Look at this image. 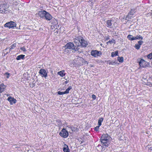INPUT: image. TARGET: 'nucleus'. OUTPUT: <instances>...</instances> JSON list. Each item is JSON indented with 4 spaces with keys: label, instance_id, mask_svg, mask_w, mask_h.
I'll use <instances>...</instances> for the list:
<instances>
[{
    "label": "nucleus",
    "instance_id": "nucleus-1",
    "mask_svg": "<svg viewBox=\"0 0 152 152\" xmlns=\"http://www.w3.org/2000/svg\"><path fill=\"white\" fill-rule=\"evenodd\" d=\"M74 42L75 43L76 46L78 47L80 46L83 47H86L88 45L87 42L84 40L83 37L80 36L75 38Z\"/></svg>",
    "mask_w": 152,
    "mask_h": 152
},
{
    "label": "nucleus",
    "instance_id": "nucleus-2",
    "mask_svg": "<svg viewBox=\"0 0 152 152\" xmlns=\"http://www.w3.org/2000/svg\"><path fill=\"white\" fill-rule=\"evenodd\" d=\"M110 137L107 134H104L102 135L100 139L102 147L104 148L108 147L110 144L109 140Z\"/></svg>",
    "mask_w": 152,
    "mask_h": 152
},
{
    "label": "nucleus",
    "instance_id": "nucleus-3",
    "mask_svg": "<svg viewBox=\"0 0 152 152\" xmlns=\"http://www.w3.org/2000/svg\"><path fill=\"white\" fill-rule=\"evenodd\" d=\"M75 45L72 43L69 42L67 43L65 47L66 48L71 49L75 51H77L79 50V48Z\"/></svg>",
    "mask_w": 152,
    "mask_h": 152
},
{
    "label": "nucleus",
    "instance_id": "nucleus-4",
    "mask_svg": "<svg viewBox=\"0 0 152 152\" xmlns=\"http://www.w3.org/2000/svg\"><path fill=\"white\" fill-rule=\"evenodd\" d=\"M9 6L7 4H0V13H7V8Z\"/></svg>",
    "mask_w": 152,
    "mask_h": 152
},
{
    "label": "nucleus",
    "instance_id": "nucleus-5",
    "mask_svg": "<svg viewBox=\"0 0 152 152\" xmlns=\"http://www.w3.org/2000/svg\"><path fill=\"white\" fill-rule=\"evenodd\" d=\"M16 26V24L14 21H11L6 23L4 25V27L8 28L9 29H14Z\"/></svg>",
    "mask_w": 152,
    "mask_h": 152
},
{
    "label": "nucleus",
    "instance_id": "nucleus-6",
    "mask_svg": "<svg viewBox=\"0 0 152 152\" xmlns=\"http://www.w3.org/2000/svg\"><path fill=\"white\" fill-rule=\"evenodd\" d=\"M59 135L64 138H66L68 136L69 134L67 131L64 128L59 132Z\"/></svg>",
    "mask_w": 152,
    "mask_h": 152
},
{
    "label": "nucleus",
    "instance_id": "nucleus-7",
    "mask_svg": "<svg viewBox=\"0 0 152 152\" xmlns=\"http://www.w3.org/2000/svg\"><path fill=\"white\" fill-rule=\"evenodd\" d=\"M101 54V51L97 50H92L91 52V55L95 57L99 56Z\"/></svg>",
    "mask_w": 152,
    "mask_h": 152
},
{
    "label": "nucleus",
    "instance_id": "nucleus-8",
    "mask_svg": "<svg viewBox=\"0 0 152 152\" xmlns=\"http://www.w3.org/2000/svg\"><path fill=\"white\" fill-rule=\"evenodd\" d=\"M39 73L41 75L42 77L46 78L47 76L48 72L44 69H40L39 71Z\"/></svg>",
    "mask_w": 152,
    "mask_h": 152
},
{
    "label": "nucleus",
    "instance_id": "nucleus-9",
    "mask_svg": "<svg viewBox=\"0 0 152 152\" xmlns=\"http://www.w3.org/2000/svg\"><path fill=\"white\" fill-rule=\"evenodd\" d=\"M140 67L141 68L145 67L146 66V61L142 59H141L139 62Z\"/></svg>",
    "mask_w": 152,
    "mask_h": 152
},
{
    "label": "nucleus",
    "instance_id": "nucleus-10",
    "mask_svg": "<svg viewBox=\"0 0 152 152\" xmlns=\"http://www.w3.org/2000/svg\"><path fill=\"white\" fill-rule=\"evenodd\" d=\"M136 12L135 9L131 10L130 12L129 13L128 15L127 16V18L129 19H131L133 17V15Z\"/></svg>",
    "mask_w": 152,
    "mask_h": 152
},
{
    "label": "nucleus",
    "instance_id": "nucleus-11",
    "mask_svg": "<svg viewBox=\"0 0 152 152\" xmlns=\"http://www.w3.org/2000/svg\"><path fill=\"white\" fill-rule=\"evenodd\" d=\"M46 11L42 10L40 11H39L38 13V15L41 17L42 18H45V16Z\"/></svg>",
    "mask_w": 152,
    "mask_h": 152
},
{
    "label": "nucleus",
    "instance_id": "nucleus-12",
    "mask_svg": "<svg viewBox=\"0 0 152 152\" xmlns=\"http://www.w3.org/2000/svg\"><path fill=\"white\" fill-rule=\"evenodd\" d=\"M7 100L10 102V104H15L16 102V100L15 99L11 96H10L8 98Z\"/></svg>",
    "mask_w": 152,
    "mask_h": 152
},
{
    "label": "nucleus",
    "instance_id": "nucleus-13",
    "mask_svg": "<svg viewBox=\"0 0 152 152\" xmlns=\"http://www.w3.org/2000/svg\"><path fill=\"white\" fill-rule=\"evenodd\" d=\"M45 18L46 20H50L52 19V17L48 12H46V13L45 14Z\"/></svg>",
    "mask_w": 152,
    "mask_h": 152
},
{
    "label": "nucleus",
    "instance_id": "nucleus-14",
    "mask_svg": "<svg viewBox=\"0 0 152 152\" xmlns=\"http://www.w3.org/2000/svg\"><path fill=\"white\" fill-rule=\"evenodd\" d=\"M113 21L112 20H107L106 22L107 24V26L109 28H112V22Z\"/></svg>",
    "mask_w": 152,
    "mask_h": 152
},
{
    "label": "nucleus",
    "instance_id": "nucleus-15",
    "mask_svg": "<svg viewBox=\"0 0 152 152\" xmlns=\"http://www.w3.org/2000/svg\"><path fill=\"white\" fill-rule=\"evenodd\" d=\"M63 151L64 152H69V150L68 146L66 144H64L63 148Z\"/></svg>",
    "mask_w": 152,
    "mask_h": 152
},
{
    "label": "nucleus",
    "instance_id": "nucleus-16",
    "mask_svg": "<svg viewBox=\"0 0 152 152\" xmlns=\"http://www.w3.org/2000/svg\"><path fill=\"white\" fill-rule=\"evenodd\" d=\"M16 44H14L12 45L10 47L6 48L5 49V50H7L8 48H9L10 50L9 52V53L11 50L14 49L16 47Z\"/></svg>",
    "mask_w": 152,
    "mask_h": 152
},
{
    "label": "nucleus",
    "instance_id": "nucleus-17",
    "mask_svg": "<svg viewBox=\"0 0 152 152\" xmlns=\"http://www.w3.org/2000/svg\"><path fill=\"white\" fill-rule=\"evenodd\" d=\"M5 88V87L4 85V84L0 85V93L3 92Z\"/></svg>",
    "mask_w": 152,
    "mask_h": 152
},
{
    "label": "nucleus",
    "instance_id": "nucleus-18",
    "mask_svg": "<svg viewBox=\"0 0 152 152\" xmlns=\"http://www.w3.org/2000/svg\"><path fill=\"white\" fill-rule=\"evenodd\" d=\"M108 63L109 65H115V64H118L117 62L116 61V60H115V61H108Z\"/></svg>",
    "mask_w": 152,
    "mask_h": 152
},
{
    "label": "nucleus",
    "instance_id": "nucleus-19",
    "mask_svg": "<svg viewBox=\"0 0 152 152\" xmlns=\"http://www.w3.org/2000/svg\"><path fill=\"white\" fill-rule=\"evenodd\" d=\"M64 71L62 70L58 72V74L60 75L61 77H63L65 75V74L64 73Z\"/></svg>",
    "mask_w": 152,
    "mask_h": 152
},
{
    "label": "nucleus",
    "instance_id": "nucleus-20",
    "mask_svg": "<svg viewBox=\"0 0 152 152\" xmlns=\"http://www.w3.org/2000/svg\"><path fill=\"white\" fill-rule=\"evenodd\" d=\"M25 56V55H20L17 56L16 58V59L17 60H20L21 59H23Z\"/></svg>",
    "mask_w": 152,
    "mask_h": 152
},
{
    "label": "nucleus",
    "instance_id": "nucleus-21",
    "mask_svg": "<svg viewBox=\"0 0 152 152\" xmlns=\"http://www.w3.org/2000/svg\"><path fill=\"white\" fill-rule=\"evenodd\" d=\"M127 38L130 40H135V38H134V37H133V36L131 35H129L127 36Z\"/></svg>",
    "mask_w": 152,
    "mask_h": 152
},
{
    "label": "nucleus",
    "instance_id": "nucleus-22",
    "mask_svg": "<svg viewBox=\"0 0 152 152\" xmlns=\"http://www.w3.org/2000/svg\"><path fill=\"white\" fill-rule=\"evenodd\" d=\"M118 51L114 52H112L111 53V56L113 57L116 56H118Z\"/></svg>",
    "mask_w": 152,
    "mask_h": 152
},
{
    "label": "nucleus",
    "instance_id": "nucleus-23",
    "mask_svg": "<svg viewBox=\"0 0 152 152\" xmlns=\"http://www.w3.org/2000/svg\"><path fill=\"white\" fill-rule=\"evenodd\" d=\"M103 118H100L98 121V125L100 126L102 125V123L103 121Z\"/></svg>",
    "mask_w": 152,
    "mask_h": 152
},
{
    "label": "nucleus",
    "instance_id": "nucleus-24",
    "mask_svg": "<svg viewBox=\"0 0 152 152\" xmlns=\"http://www.w3.org/2000/svg\"><path fill=\"white\" fill-rule=\"evenodd\" d=\"M118 60L120 62L122 63L124 61V58L122 57H118Z\"/></svg>",
    "mask_w": 152,
    "mask_h": 152
},
{
    "label": "nucleus",
    "instance_id": "nucleus-25",
    "mask_svg": "<svg viewBox=\"0 0 152 152\" xmlns=\"http://www.w3.org/2000/svg\"><path fill=\"white\" fill-rule=\"evenodd\" d=\"M134 38H135V40L136 39H142L143 38V37L140 36V35L139 36H137L136 37H134Z\"/></svg>",
    "mask_w": 152,
    "mask_h": 152
},
{
    "label": "nucleus",
    "instance_id": "nucleus-26",
    "mask_svg": "<svg viewBox=\"0 0 152 152\" xmlns=\"http://www.w3.org/2000/svg\"><path fill=\"white\" fill-rule=\"evenodd\" d=\"M72 88V87L71 86H69L68 88L66 89V90L64 91L65 93V94H68L69 93V90H70Z\"/></svg>",
    "mask_w": 152,
    "mask_h": 152
},
{
    "label": "nucleus",
    "instance_id": "nucleus-27",
    "mask_svg": "<svg viewBox=\"0 0 152 152\" xmlns=\"http://www.w3.org/2000/svg\"><path fill=\"white\" fill-rule=\"evenodd\" d=\"M78 60L81 61L83 63H87V64H88V63L87 62V61L84 60L81 57L79 58Z\"/></svg>",
    "mask_w": 152,
    "mask_h": 152
},
{
    "label": "nucleus",
    "instance_id": "nucleus-28",
    "mask_svg": "<svg viewBox=\"0 0 152 152\" xmlns=\"http://www.w3.org/2000/svg\"><path fill=\"white\" fill-rule=\"evenodd\" d=\"M115 40H114L113 39H112L111 40H109V41H108L107 42V44H108L109 43H112L115 44Z\"/></svg>",
    "mask_w": 152,
    "mask_h": 152
},
{
    "label": "nucleus",
    "instance_id": "nucleus-29",
    "mask_svg": "<svg viewBox=\"0 0 152 152\" xmlns=\"http://www.w3.org/2000/svg\"><path fill=\"white\" fill-rule=\"evenodd\" d=\"M134 47L136 49L139 50L140 48V46L138 44H136L135 45Z\"/></svg>",
    "mask_w": 152,
    "mask_h": 152
},
{
    "label": "nucleus",
    "instance_id": "nucleus-30",
    "mask_svg": "<svg viewBox=\"0 0 152 152\" xmlns=\"http://www.w3.org/2000/svg\"><path fill=\"white\" fill-rule=\"evenodd\" d=\"M147 57L148 59H151L152 58V53L149 54Z\"/></svg>",
    "mask_w": 152,
    "mask_h": 152
},
{
    "label": "nucleus",
    "instance_id": "nucleus-31",
    "mask_svg": "<svg viewBox=\"0 0 152 152\" xmlns=\"http://www.w3.org/2000/svg\"><path fill=\"white\" fill-rule=\"evenodd\" d=\"M58 94L60 95H63V94H65V92H61L60 91H58Z\"/></svg>",
    "mask_w": 152,
    "mask_h": 152
},
{
    "label": "nucleus",
    "instance_id": "nucleus-32",
    "mask_svg": "<svg viewBox=\"0 0 152 152\" xmlns=\"http://www.w3.org/2000/svg\"><path fill=\"white\" fill-rule=\"evenodd\" d=\"M100 126L99 125L98 126H96V127L94 128V130L96 131H97L99 130V127Z\"/></svg>",
    "mask_w": 152,
    "mask_h": 152
},
{
    "label": "nucleus",
    "instance_id": "nucleus-33",
    "mask_svg": "<svg viewBox=\"0 0 152 152\" xmlns=\"http://www.w3.org/2000/svg\"><path fill=\"white\" fill-rule=\"evenodd\" d=\"M143 42L142 40H140L138 42V45L141 46L142 44L143 43Z\"/></svg>",
    "mask_w": 152,
    "mask_h": 152
},
{
    "label": "nucleus",
    "instance_id": "nucleus-34",
    "mask_svg": "<svg viewBox=\"0 0 152 152\" xmlns=\"http://www.w3.org/2000/svg\"><path fill=\"white\" fill-rule=\"evenodd\" d=\"M20 49L21 50L23 51L24 52H25L26 51L25 48L24 47L20 48Z\"/></svg>",
    "mask_w": 152,
    "mask_h": 152
},
{
    "label": "nucleus",
    "instance_id": "nucleus-35",
    "mask_svg": "<svg viewBox=\"0 0 152 152\" xmlns=\"http://www.w3.org/2000/svg\"><path fill=\"white\" fill-rule=\"evenodd\" d=\"M92 98L94 100L96 98V96L94 94H93L92 95Z\"/></svg>",
    "mask_w": 152,
    "mask_h": 152
},
{
    "label": "nucleus",
    "instance_id": "nucleus-36",
    "mask_svg": "<svg viewBox=\"0 0 152 152\" xmlns=\"http://www.w3.org/2000/svg\"><path fill=\"white\" fill-rule=\"evenodd\" d=\"M6 75H7V78H8L9 77V75H10V74L8 73H5Z\"/></svg>",
    "mask_w": 152,
    "mask_h": 152
},
{
    "label": "nucleus",
    "instance_id": "nucleus-37",
    "mask_svg": "<svg viewBox=\"0 0 152 152\" xmlns=\"http://www.w3.org/2000/svg\"><path fill=\"white\" fill-rule=\"evenodd\" d=\"M151 15H152V10H151Z\"/></svg>",
    "mask_w": 152,
    "mask_h": 152
},
{
    "label": "nucleus",
    "instance_id": "nucleus-38",
    "mask_svg": "<svg viewBox=\"0 0 152 152\" xmlns=\"http://www.w3.org/2000/svg\"><path fill=\"white\" fill-rule=\"evenodd\" d=\"M108 40V38H107L106 39V40Z\"/></svg>",
    "mask_w": 152,
    "mask_h": 152
},
{
    "label": "nucleus",
    "instance_id": "nucleus-39",
    "mask_svg": "<svg viewBox=\"0 0 152 152\" xmlns=\"http://www.w3.org/2000/svg\"><path fill=\"white\" fill-rule=\"evenodd\" d=\"M65 82L66 83H67V82L66 81H65Z\"/></svg>",
    "mask_w": 152,
    "mask_h": 152
}]
</instances>
